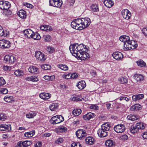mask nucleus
<instances>
[{"label":"nucleus","instance_id":"f257e3e1","mask_svg":"<svg viewBox=\"0 0 147 147\" xmlns=\"http://www.w3.org/2000/svg\"><path fill=\"white\" fill-rule=\"evenodd\" d=\"M69 49L73 55L76 57L83 59L90 57L89 54L87 53L88 49L83 44L78 45L76 43L71 45Z\"/></svg>","mask_w":147,"mask_h":147},{"label":"nucleus","instance_id":"f03ea898","mask_svg":"<svg viewBox=\"0 0 147 147\" xmlns=\"http://www.w3.org/2000/svg\"><path fill=\"white\" fill-rule=\"evenodd\" d=\"M82 18H78L74 20L71 23V26L73 28L78 30H81L83 26L82 25Z\"/></svg>","mask_w":147,"mask_h":147},{"label":"nucleus","instance_id":"7ed1b4c3","mask_svg":"<svg viewBox=\"0 0 147 147\" xmlns=\"http://www.w3.org/2000/svg\"><path fill=\"white\" fill-rule=\"evenodd\" d=\"M145 127L144 124L142 123L139 122L135 125H132L130 129V131L132 133H135L138 131L139 129H143Z\"/></svg>","mask_w":147,"mask_h":147},{"label":"nucleus","instance_id":"20e7f679","mask_svg":"<svg viewBox=\"0 0 147 147\" xmlns=\"http://www.w3.org/2000/svg\"><path fill=\"white\" fill-rule=\"evenodd\" d=\"M126 43H127V44H125L124 45L125 50L134 49L138 46L137 42L134 40H130Z\"/></svg>","mask_w":147,"mask_h":147},{"label":"nucleus","instance_id":"39448f33","mask_svg":"<svg viewBox=\"0 0 147 147\" xmlns=\"http://www.w3.org/2000/svg\"><path fill=\"white\" fill-rule=\"evenodd\" d=\"M49 5L54 7L60 8L63 4L62 0H49Z\"/></svg>","mask_w":147,"mask_h":147},{"label":"nucleus","instance_id":"423d86ee","mask_svg":"<svg viewBox=\"0 0 147 147\" xmlns=\"http://www.w3.org/2000/svg\"><path fill=\"white\" fill-rule=\"evenodd\" d=\"M5 63L7 64H12L15 61L16 59L13 55H5L4 58Z\"/></svg>","mask_w":147,"mask_h":147},{"label":"nucleus","instance_id":"0eeeda50","mask_svg":"<svg viewBox=\"0 0 147 147\" xmlns=\"http://www.w3.org/2000/svg\"><path fill=\"white\" fill-rule=\"evenodd\" d=\"M11 45V43L8 40L3 39L0 40V48L2 49L9 48Z\"/></svg>","mask_w":147,"mask_h":147},{"label":"nucleus","instance_id":"6e6552de","mask_svg":"<svg viewBox=\"0 0 147 147\" xmlns=\"http://www.w3.org/2000/svg\"><path fill=\"white\" fill-rule=\"evenodd\" d=\"M76 134L77 137L81 139H84L87 135L86 131L83 129H78L76 131Z\"/></svg>","mask_w":147,"mask_h":147},{"label":"nucleus","instance_id":"1a4fd4ad","mask_svg":"<svg viewBox=\"0 0 147 147\" xmlns=\"http://www.w3.org/2000/svg\"><path fill=\"white\" fill-rule=\"evenodd\" d=\"M11 7V4L7 1H0V8L1 9L7 10Z\"/></svg>","mask_w":147,"mask_h":147},{"label":"nucleus","instance_id":"9d476101","mask_svg":"<svg viewBox=\"0 0 147 147\" xmlns=\"http://www.w3.org/2000/svg\"><path fill=\"white\" fill-rule=\"evenodd\" d=\"M35 55L36 59L40 61H44L46 59V56L43 53L40 51H36Z\"/></svg>","mask_w":147,"mask_h":147},{"label":"nucleus","instance_id":"9b49d317","mask_svg":"<svg viewBox=\"0 0 147 147\" xmlns=\"http://www.w3.org/2000/svg\"><path fill=\"white\" fill-rule=\"evenodd\" d=\"M125 128V127L123 125L120 124L114 126V129L117 133H121L124 131Z\"/></svg>","mask_w":147,"mask_h":147},{"label":"nucleus","instance_id":"f8f14e48","mask_svg":"<svg viewBox=\"0 0 147 147\" xmlns=\"http://www.w3.org/2000/svg\"><path fill=\"white\" fill-rule=\"evenodd\" d=\"M121 14L123 17L126 20L130 19L131 16L130 12L127 9L123 10L121 11Z\"/></svg>","mask_w":147,"mask_h":147},{"label":"nucleus","instance_id":"ddd939ff","mask_svg":"<svg viewBox=\"0 0 147 147\" xmlns=\"http://www.w3.org/2000/svg\"><path fill=\"white\" fill-rule=\"evenodd\" d=\"M82 28H85L88 26L91 23V20L90 18H82Z\"/></svg>","mask_w":147,"mask_h":147},{"label":"nucleus","instance_id":"4468645a","mask_svg":"<svg viewBox=\"0 0 147 147\" xmlns=\"http://www.w3.org/2000/svg\"><path fill=\"white\" fill-rule=\"evenodd\" d=\"M11 129V127L10 124L0 125V130L1 131H10Z\"/></svg>","mask_w":147,"mask_h":147},{"label":"nucleus","instance_id":"2eb2a0df","mask_svg":"<svg viewBox=\"0 0 147 147\" xmlns=\"http://www.w3.org/2000/svg\"><path fill=\"white\" fill-rule=\"evenodd\" d=\"M113 57L117 60H121L123 58L122 53L119 52H114L112 54Z\"/></svg>","mask_w":147,"mask_h":147},{"label":"nucleus","instance_id":"dca6fc26","mask_svg":"<svg viewBox=\"0 0 147 147\" xmlns=\"http://www.w3.org/2000/svg\"><path fill=\"white\" fill-rule=\"evenodd\" d=\"M24 33L25 37L28 38H31L32 37L34 32L30 29L25 30L24 31Z\"/></svg>","mask_w":147,"mask_h":147},{"label":"nucleus","instance_id":"f3484780","mask_svg":"<svg viewBox=\"0 0 147 147\" xmlns=\"http://www.w3.org/2000/svg\"><path fill=\"white\" fill-rule=\"evenodd\" d=\"M108 132L105 131L102 129H99L97 131V134L100 137H105L108 135Z\"/></svg>","mask_w":147,"mask_h":147},{"label":"nucleus","instance_id":"a211bd4d","mask_svg":"<svg viewBox=\"0 0 147 147\" xmlns=\"http://www.w3.org/2000/svg\"><path fill=\"white\" fill-rule=\"evenodd\" d=\"M95 116L94 113L89 112L87 114L84 115L83 116V118L85 120H89L90 119L93 118Z\"/></svg>","mask_w":147,"mask_h":147},{"label":"nucleus","instance_id":"6ab92c4d","mask_svg":"<svg viewBox=\"0 0 147 147\" xmlns=\"http://www.w3.org/2000/svg\"><path fill=\"white\" fill-rule=\"evenodd\" d=\"M119 40L124 42V45L130 40L129 37L128 36L126 35L121 36L119 38ZM126 44H127V43Z\"/></svg>","mask_w":147,"mask_h":147},{"label":"nucleus","instance_id":"aec40b11","mask_svg":"<svg viewBox=\"0 0 147 147\" xmlns=\"http://www.w3.org/2000/svg\"><path fill=\"white\" fill-rule=\"evenodd\" d=\"M29 71L33 74H37L39 72L38 69L35 66H31L28 68Z\"/></svg>","mask_w":147,"mask_h":147},{"label":"nucleus","instance_id":"412c9836","mask_svg":"<svg viewBox=\"0 0 147 147\" xmlns=\"http://www.w3.org/2000/svg\"><path fill=\"white\" fill-rule=\"evenodd\" d=\"M144 97V95L142 94H140L134 95L132 96V100L136 101L138 100L141 99Z\"/></svg>","mask_w":147,"mask_h":147},{"label":"nucleus","instance_id":"4be33fe9","mask_svg":"<svg viewBox=\"0 0 147 147\" xmlns=\"http://www.w3.org/2000/svg\"><path fill=\"white\" fill-rule=\"evenodd\" d=\"M51 96V95L50 94L45 92L41 93L39 95L40 98L44 100L48 99Z\"/></svg>","mask_w":147,"mask_h":147},{"label":"nucleus","instance_id":"5701e85b","mask_svg":"<svg viewBox=\"0 0 147 147\" xmlns=\"http://www.w3.org/2000/svg\"><path fill=\"white\" fill-rule=\"evenodd\" d=\"M104 4L107 7L110 8L113 5L114 2L111 0H105L104 1Z\"/></svg>","mask_w":147,"mask_h":147},{"label":"nucleus","instance_id":"b1692460","mask_svg":"<svg viewBox=\"0 0 147 147\" xmlns=\"http://www.w3.org/2000/svg\"><path fill=\"white\" fill-rule=\"evenodd\" d=\"M86 85L84 81H80L77 85V86L80 89H82L86 86Z\"/></svg>","mask_w":147,"mask_h":147},{"label":"nucleus","instance_id":"393cba45","mask_svg":"<svg viewBox=\"0 0 147 147\" xmlns=\"http://www.w3.org/2000/svg\"><path fill=\"white\" fill-rule=\"evenodd\" d=\"M110 128V125L109 123H106L102 125L101 129L107 132L109 130Z\"/></svg>","mask_w":147,"mask_h":147},{"label":"nucleus","instance_id":"a878e982","mask_svg":"<svg viewBox=\"0 0 147 147\" xmlns=\"http://www.w3.org/2000/svg\"><path fill=\"white\" fill-rule=\"evenodd\" d=\"M50 122L51 123L53 124H55L60 123L57 116L52 117L50 119Z\"/></svg>","mask_w":147,"mask_h":147},{"label":"nucleus","instance_id":"bb28decb","mask_svg":"<svg viewBox=\"0 0 147 147\" xmlns=\"http://www.w3.org/2000/svg\"><path fill=\"white\" fill-rule=\"evenodd\" d=\"M18 15L20 18H24L26 17V12L23 9L20 10L18 12Z\"/></svg>","mask_w":147,"mask_h":147},{"label":"nucleus","instance_id":"cd10ccee","mask_svg":"<svg viewBox=\"0 0 147 147\" xmlns=\"http://www.w3.org/2000/svg\"><path fill=\"white\" fill-rule=\"evenodd\" d=\"M134 77L135 80L138 82L142 81L144 79V76L141 74H135Z\"/></svg>","mask_w":147,"mask_h":147},{"label":"nucleus","instance_id":"c85d7f7f","mask_svg":"<svg viewBox=\"0 0 147 147\" xmlns=\"http://www.w3.org/2000/svg\"><path fill=\"white\" fill-rule=\"evenodd\" d=\"M85 141L87 144L92 145L94 143V139L91 137H88L86 138L85 139Z\"/></svg>","mask_w":147,"mask_h":147},{"label":"nucleus","instance_id":"c756f323","mask_svg":"<svg viewBox=\"0 0 147 147\" xmlns=\"http://www.w3.org/2000/svg\"><path fill=\"white\" fill-rule=\"evenodd\" d=\"M67 130V128L63 126H61L57 129L56 131L57 133H59L61 132H65Z\"/></svg>","mask_w":147,"mask_h":147},{"label":"nucleus","instance_id":"7c9ffc66","mask_svg":"<svg viewBox=\"0 0 147 147\" xmlns=\"http://www.w3.org/2000/svg\"><path fill=\"white\" fill-rule=\"evenodd\" d=\"M82 112L81 110L80 109H74L72 112V114L75 116H78L80 115Z\"/></svg>","mask_w":147,"mask_h":147},{"label":"nucleus","instance_id":"2f4dec72","mask_svg":"<svg viewBox=\"0 0 147 147\" xmlns=\"http://www.w3.org/2000/svg\"><path fill=\"white\" fill-rule=\"evenodd\" d=\"M138 118L139 117L137 116L132 114H130L128 115L127 117V119L132 121H134L138 119Z\"/></svg>","mask_w":147,"mask_h":147},{"label":"nucleus","instance_id":"473e14b6","mask_svg":"<svg viewBox=\"0 0 147 147\" xmlns=\"http://www.w3.org/2000/svg\"><path fill=\"white\" fill-rule=\"evenodd\" d=\"M90 8L91 10L94 12H98L99 10L98 6L96 4H92L90 6Z\"/></svg>","mask_w":147,"mask_h":147},{"label":"nucleus","instance_id":"72a5a7b5","mask_svg":"<svg viewBox=\"0 0 147 147\" xmlns=\"http://www.w3.org/2000/svg\"><path fill=\"white\" fill-rule=\"evenodd\" d=\"M141 105L137 104L132 106L131 107V110L132 111H137L140 109Z\"/></svg>","mask_w":147,"mask_h":147},{"label":"nucleus","instance_id":"f704fd0d","mask_svg":"<svg viewBox=\"0 0 147 147\" xmlns=\"http://www.w3.org/2000/svg\"><path fill=\"white\" fill-rule=\"evenodd\" d=\"M57 66L59 68L64 71H67L68 69V66L65 64H60L57 65Z\"/></svg>","mask_w":147,"mask_h":147},{"label":"nucleus","instance_id":"c9c22d12","mask_svg":"<svg viewBox=\"0 0 147 147\" xmlns=\"http://www.w3.org/2000/svg\"><path fill=\"white\" fill-rule=\"evenodd\" d=\"M36 115V113L35 112H31L28 114H26V116L27 118L28 119H31L34 118Z\"/></svg>","mask_w":147,"mask_h":147},{"label":"nucleus","instance_id":"e433bc0d","mask_svg":"<svg viewBox=\"0 0 147 147\" xmlns=\"http://www.w3.org/2000/svg\"><path fill=\"white\" fill-rule=\"evenodd\" d=\"M14 74L17 76H23L24 73L21 70L18 69L16 70L14 72Z\"/></svg>","mask_w":147,"mask_h":147},{"label":"nucleus","instance_id":"4c0bfd02","mask_svg":"<svg viewBox=\"0 0 147 147\" xmlns=\"http://www.w3.org/2000/svg\"><path fill=\"white\" fill-rule=\"evenodd\" d=\"M41 38V37L39 34L37 32L34 33L32 34V37L31 38H32L34 40H39Z\"/></svg>","mask_w":147,"mask_h":147},{"label":"nucleus","instance_id":"58836bf2","mask_svg":"<svg viewBox=\"0 0 147 147\" xmlns=\"http://www.w3.org/2000/svg\"><path fill=\"white\" fill-rule=\"evenodd\" d=\"M35 134V131L33 130L30 132H26L24 135L26 137H32Z\"/></svg>","mask_w":147,"mask_h":147},{"label":"nucleus","instance_id":"ea45409f","mask_svg":"<svg viewBox=\"0 0 147 147\" xmlns=\"http://www.w3.org/2000/svg\"><path fill=\"white\" fill-rule=\"evenodd\" d=\"M58 104L57 103H53L51 104L49 107L51 111H54L57 108Z\"/></svg>","mask_w":147,"mask_h":147},{"label":"nucleus","instance_id":"a19ab883","mask_svg":"<svg viewBox=\"0 0 147 147\" xmlns=\"http://www.w3.org/2000/svg\"><path fill=\"white\" fill-rule=\"evenodd\" d=\"M119 80L121 84H125L127 82V78L123 77L119 78Z\"/></svg>","mask_w":147,"mask_h":147},{"label":"nucleus","instance_id":"79ce46f5","mask_svg":"<svg viewBox=\"0 0 147 147\" xmlns=\"http://www.w3.org/2000/svg\"><path fill=\"white\" fill-rule=\"evenodd\" d=\"M138 65L141 67L145 66L146 64V63L141 59H140L136 62Z\"/></svg>","mask_w":147,"mask_h":147},{"label":"nucleus","instance_id":"37998d69","mask_svg":"<svg viewBox=\"0 0 147 147\" xmlns=\"http://www.w3.org/2000/svg\"><path fill=\"white\" fill-rule=\"evenodd\" d=\"M41 68L45 70H49L51 68V65L48 64H45L41 65Z\"/></svg>","mask_w":147,"mask_h":147},{"label":"nucleus","instance_id":"c03bdc74","mask_svg":"<svg viewBox=\"0 0 147 147\" xmlns=\"http://www.w3.org/2000/svg\"><path fill=\"white\" fill-rule=\"evenodd\" d=\"M43 78L45 80L49 81H53L55 79V76L54 75L51 76H45Z\"/></svg>","mask_w":147,"mask_h":147},{"label":"nucleus","instance_id":"a18cd8bd","mask_svg":"<svg viewBox=\"0 0 147 147\" xmlns=\"http://www.w3.org/2000/svg\"><path fill=\"white\" fill-rule=\"evenodd\" d=\"M71 100L77 102L82 101L83 98L80 96H74L70 98Z\"/></svg>","mask_w":147,"mask_h":147},{"label":"nucleus","instance_id":"49530a36","mask_svg":"<svg viewBox=\"0 0 147 147\" xmlns=\"http://www.w3.org/2000/svg\"><path fill=\"white\" fill-rule=\"evenodd\" d=\"M105 144L107 146L109 147H111L113 145V142L112 140H109L106 141Z\"/></svg>","mask_w":147,"mask_h":147},{"label":"nucleus","instance_id":"de8ad7c7","mask_svg":"<svg viewBox=\"0 0 147 147\" xmlns=\"http://www.w3.org/2000/svg\"><path fill=\"white\" fill-rule=\"evenodd\" d=\"M4 100L7 102H10L13 100V98L11 96H7L4 98Z\"/></svg>","mask_w":147,"mask_h":147},{"label":"nucleus","instance_id":"09e8293b","mask_svg":"<svg viewBox=\"0 0 147 147\" xmlns=\"http://www.w3.org/2000/svg\"><path fill=\"white\" fill-rule=\"evenodd\" d=\"M43 38L44 40L46 42L50 41L51 40V36L48 34L44 35Z\"/></svg>","mask_w":147,"mask_h":147},{"label":"nucleus","instance_id":"8fccbe9b","mask_svg":"<svg viewBox=\"0 0 147 147\" xmlns=\"http://www.w3.org/2000/svg\"><path fill=\"white\" fill-rule=\"evenodd\" d=\"M23 147H26L29 146L31 144V142L29 141H25L23 142Z\"/></svg>","mask_w":147,"mask_h":147},{"label":"nucleus","instance_id":"3c124183","mask_svg":"<svg viewBox=\"0 0 147 147\" xmlns=\"http://www.w3.org/2000/svg\"><path fill=\"white\" fill-rule=\"evenodd\" d=\"M64 141L63 138L60 137L57 138L55 141V143L57 144H59L62 143Z\"/></svg>","mask_w":147,"mask_h":147},{"label":"nucleus","instance_id":"603ef678","mask_svg":"<svg viewBox=\"0 0 147 147\" xmlns=\"http://www.w3.org/2000/svg\"><path fill=\"white\" fill-rule=\"evenodd\" d=\"M47 49L48 52L50 54L53 53L55 51V49L52 47H48Z\"/></svg>","mask_w":147,"mask_h":147},{"label":"nucleus","instance_id":"864d4df0","mask_svg":"<svg viewBox=\"0 0 147 147\" xmlns=\"http://www.w3.org/2000/svg\"><path fill=\"white\" fill-rule=\"evenodd\" d=\"M6 118L7 117L5 114L3 113H0V120L4 121Z\"/></svg>","mask_w":147,"mask_h":147},{"label":"nucleus","instance_id":"5fc2aeb1","mask_svg":"<svg viewBox=\"0 0 147 147\" xmlns=\"http://www.w3.org/2000/svg\"><path fill=\"white\" fill-rule=\"evenodd\" d=\"M71 147H80L81 144L78 142L73 143L71 146Z\"/></svg>","mask_w":147,"mask_h":147},{"label":"nucleus","instance_id":"6e6d98bb","mask_svg":"<svg viewBox=\"0 0 147 147\" xmlns=\"http://www.w3.org/2000/svg\"><path fill=\"white\" fill-rule=\"evenodd\" d=\"M90 109L97 110L98 109V107L97 105H92L90 107Z\"/></svg>","mask_w":147,"mask_h":147},{"label":"nucleus","instance_id":"4d7b16f0","mask_svg":"<svg viewBox=\"0 0 147 147\" xmlns=\"http://www.w3.org/2000/svg\"><path fill=\"white\" fill-rule=\"evenodd\" d=\"M120 139L123 140L125 141L128 139V137L126 135L124 134L121 136Z\"/></svg>","mask_w":147,"mask_h":147},{"label":"nucleus","instance_id":"13d9d810","mask_svg":"<svg viewBox=\"0 0 147 147\" xmlns=\"http://www.w3.org/2000/svg\"><path fill=\"white\" fill-rule=\"evenodd\" d=\"M5 84V82L3 78L1 77H0V86L4 85Z\"/></svg>","mask_w":147,"mask_h":147},{"label":"nucleus","instance_id":"bf43d9fd","mask_svg":"<svg viewBox=\"0 0 147 147\" xmlns=\"http://www.w3.org/2000/svg\"><path fill=\"white\" fill-rule=\"evenodd\" d=\"M15 147H23V141H19L17 143Z\"/></svg>","mask_w":147,"mask_h":147},{"label":"nucleus","instance_id":"052dcab7","mask_svg":"<svg viewBox=\"0 0 147 147\" xmlns=\"http://www.w3.org/2000/svg\"><path fill=\"white\" fill-rule=\"evenodd\" d=\"M1 93L3 94H6L8 92V90L6 88H2L0 90Z\"/></svg>","mask_w":147,"mask_h":147},{"label":"nucleus","instance_id":"680f3d73","mask_svg":"<svg viewBox=\"0 0 147 147\" xmlns=\"http://www.w3.org/2000/svg\"><path fill=\"white\" fill-rule=\"evenodd\" d=\"M63 77L66 79H69L71 78V77H72V76H71V74L69 73L65 75Z\"/></svg>","mask_w":147,"mask_h":147},{"label":"nucleus","instance_id":"e2e57ef3","mask_svg":"<svg viewBox=\"0 0 147 147\" xmlns=\"http://www.w3.org/2000/svg\"><path fill=\"white\" fill-rule=\"evenodd\" d=\"M57 117H58V119L59 120L60 123L63 121L64 120L63 117L61 115H60L59 116H57Z\"/></svg>","mask_w":147,"mask_h":147},{"label":"nucleus","instance_id":"0e129e2a","mask_svg":"<svg viewBox=\"0 0 147 147\" xmlns=\"http://www.w3.org/2000/svg\"><path fill=\"white\" fill-rule=\"evenodd\" d=\"M38 80L37 77L36 76H32V82H37L38 81Z\"/></svg>","mask_w":147,"mask_h":147},{"label":"nucleus","instance_id":"69168bd1","mask_svg":"<svg viewBox=\"0 0 147 147\" xmlns=\"http://www.w3.org/2000/svg\"><path fill=\"white\" fill-rule=\"evenodd\" d=\"M119 100H125L127 101H128L129 100V98L126 97H122L121 96L119 98Z\"/></svg>","mask_w":147,"mask_h":147},{"label":"nucleus","instance_id":"338daca9","mask_svg":"<svg viewBox=\"0 0 147 147\" xmlns=\"http://www.w3.org/2000/svg\"><path fill=\"white\" fill-rule=\"evenodd\" d=\"M143 33L146 36H147V28H144L142 30Z\"/></svg>","mask_w":147,"mask_h":147},{"label":"nucleus","instance_id":"774afa93","mask_svg":"<svg viewBox=\"0 0 147 147\" xmlns=\"http://www.w3.org/2000/svg\"><path fill=\"white\" fill-rule=\"evenodd\" d=\"M142 136L144 139H147V132H145L143 133Z\"/></svg>","mask_w":147,"mask_h":147}]
</instances>
